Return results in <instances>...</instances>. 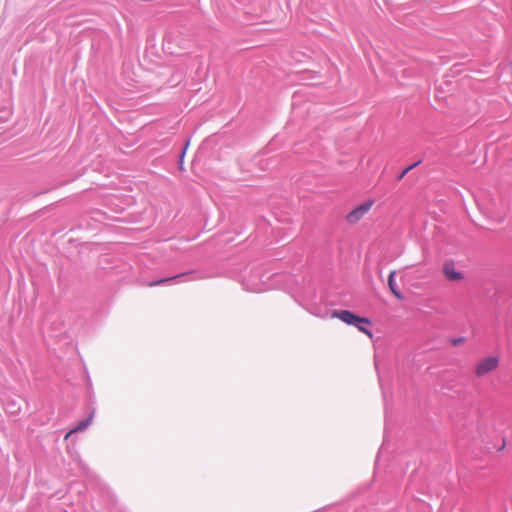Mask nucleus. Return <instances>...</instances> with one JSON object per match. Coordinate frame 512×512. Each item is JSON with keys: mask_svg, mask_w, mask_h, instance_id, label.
<instances>
[{"mask_svg": "<svg viewBox=\"0 0 512 512\" xmlns=\"http://www.w3.org/2000/svg\"><path fill=\"white\" fill-rule=\"evenodd\" d=\"M442 273L446 280L451 282H460L464 279V274L456 268L452 261H446L442 266Z\"/></svg>", "mask_w": 512, "mask_h": 512, "instance_id": "20e7f679", "label": "nucleus"}, {"mask_svg": "<svg viewBox=\"0 0 512 512\" xmlns=\"http://www.w3.org/2000/svg\"><path fill=\"white\" fill-rule=\"evenodd\" d=\"M184 275H185V273L179 274V275H175V276H172V277H168V278L159 279V280H156V281H153V282L149 283L148 285L150 287H155V286H158V285H162L164 283L171 282V281H173V280H175V279H177L179 277H182Z\"/></svg>", "mask_w": 512, "mask_h": 512, "instance_id": "0eeeda50", "label": "nucleus"}, {"mask_svg": "<svg viewBox=\"0 0 512 512\" xmlns=\"http://www.w3.org/2000/svg\"><path fill=\"white\" fill-rule=\"evenodd\" d=\"M415 165H412L410 167H407L405 171L402 173L401 177H403L410 169H412Z\"/></svg>", "mask_w": 512, "mask_h": 512, "instance_id": "9d476101", "label": "nucleus"}, {"mask_svg": "<svg viewBox=\"0 0 512 512\" xmlns=\"http://www.w3.org/2000/svg\"><path fill=\"white\" fill-rule=\"evenodd\" d=\"M395 275H396V271L393 270L390 272L389 276H388V286H389V289L391 291V293L399 300H402L403 299V296L402 294L400 293V291L397 289L396 287V284H395Z\"/></svg>", "mask_w": 512, "mask_h": 512, "instance_id": "423d86ee", "label": "nucleus"}, {"mask_svg": "<svg viewBox=\"0 0 512 512\" xmlns=\"http://www.w3.org/2000/svg\"><path fill=\"white\" fill-rule=\"evenodd\" d=\"M93 418H94V411H92L89 416L87 417V419L81 421L76 427H74L73 429H71L65 436V439H68L72 434L74 433H77V432H80V431H84L85 429H87L89 427V425L92 423L93 421Z\"/></svg>", "mask_w": 512, "mask_h": 512, "instance_id": "39448f33", "label": "nucleus"}, {"mask_svg": "<svg viewBox=\"0 0 512 512\" xmlns=\"http://www.w3.org/2000/svg\"><path fill=\"white\" fill-rule=\"evenodd\" d=\"M188 145H189V141L187 142V144H186V146H185V149H184V151H183V153H182V155H181V161H180V164H179V167H180V169H181V170L183 169L182 159H183V157H184V154H185V151H186V149H187Z\"/></svg>", "mask_w": 512, "mask_h": 512, "instance_id": "6e6552de", "label": "nucleus"}, {"mask_svg": "<svg viewBox=\"0 0 512 512\" xmlns=\"http://www.w3.org/2000/svg\"><path fill=\"white\" fill-rule=\"evenodd\" d=\"M374 205L375 200L371 198L361 202L360 204L355 206L348 214H346V223L350 226L357 225L366 217V215L371 211Z\"/></svg>", "mask_w": 512, "mask_h": 512, "instance_id": "f03ea898", "label": "nucleus"}, {"mask_svg": "<svg viewBox=\"0 0 512 512\" xmlns=\"http://www.w3.org/2000/svg\"><path fill=\"white\" fill-rule=\"evenodd\" d=\"M462 342H463V338H459V339H455V340H453V344H454V345H458V344H460V343H462Z\"/></svg>", "mask_w": 512, "mask_h": 512, "instance_id": "1a4fd4ad", "label": "nucleus"}, {"mask_svg": "<svg viewBox=\"0 0 512 512\" xmlns=\"http://www.w3.org/2000/svg\"><path fill=\"white\" fill-rule=\"evenodd\" d=\"M499 367V358L495 355H488L480 359L474 369L476 377L483 378L488 374L494 372Z\"/></svg>", "mask_w": 512, "mask_h": 512, "instance_id": "7ed1b4c3", "label": "nucleus"}, {"mask_svg": "<svg viewBox=\"0 0 512 512\" xmlns=\"http://www.w3.org/2000/svg\"><path fill=\"white\" fill-rule=\"evenodd\" d=\"M332 317L338 318L346 324L356 326L359 331L365 333L369 338L373 337V334L369 329L361 326V324L370 323V320L367 318L360 317L349 310H336L332 313Z\"/></svg>", "mask_w": 512, "mask_h": 512, "instance_id": "f257e3e1", "label": "nucleus"}]
</instances>
